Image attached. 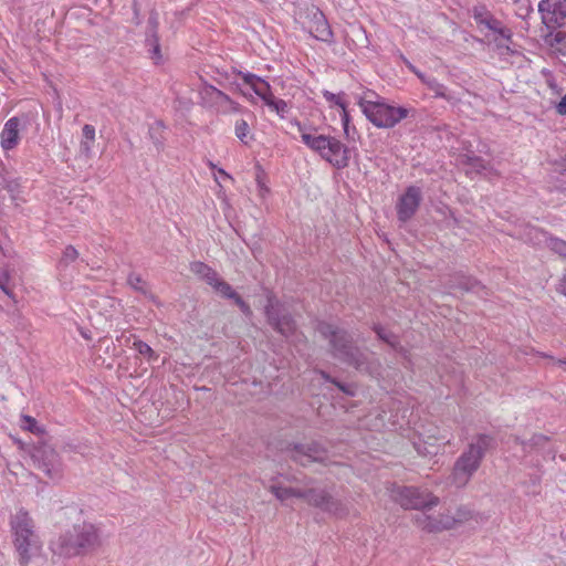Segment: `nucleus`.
Segmentation results:
<instances>
[{
    "mask_svg": "<svg viewBox=\"0 0 566 566\" xmlns=\"http://www.w3.org/2000/svg\"><path fill=\"white\" fill-rule=\"evenodd\" d=\"M560 364H564V365H566V360H560Z\"/></svg>",
    "mask_w": 566,
    "mask_h": 566,
    "instance_id": "bf43d9fd",
    "label": "nucleus"
},
{
    "mask_svg": "<svg viewBox=\"0 0 566 566\" xmlns=\"http://www.w3.org/2000/svg\"><path fill=\"white\" fill-rule=\"evenodd\" d=\"M235 136L244 144L249 145L252 136L250 135L249 124L244 119H239L235 122L234 126Z\"/></svg>",
    "mask_w": 566,
    "mask_h": 566,
    "instance_id": "c85d7f7f",
    "label": "nucleus"
},
{
    "mask_svg": "<svg viewBox=\"0 0 566 566\" xmlns=\"http://www.w3.org/2000/svg\"><path fill=\"white\" fill-rule=\"evenodd\" d=\"M335 385L340 389L343 390L344 392H346L347 395H354V391L350 387H346L339 382H335Z\"/></svg>",
    "mask_w": 566,
    "mask_h": 566,
    "instance_id": "603ef678",
    "label": "nucleus"
},
{
    "mask_svg": "<svg viewBox=\"0 0 566 566\" xmlns=\"http://www.w3.org/2000/svg\"><path fill=\"white\" fill-rule=\"evenodd\" d=\"M158 19L156 15H150L148 19V33H157Z\"/></svg>",
    "mask_w": 566,
    "mask_h": 566,
    "instance_id": "a18cd8bd",
    "label": "nucleus"
},
{
    "mask_svg": "<svg viewBox=\"0 0 566 566\" xmlns=\"http://www.w3.org/2000/svg\"><path fill=\"white\" fill-rule=\"evenodd\" d=\"M259 188H260V196H262V197L269 191V189L264 185H262L260 181H259Z\"/></svg>",
    "mask_w": 566,
    "mask_h": 566,
    "instance_id": "5fc2aeb1",
    "label": "nucleus"
},
{
    "mask_svg": "<svg viewBox=\"0 0 566 566\" xmlns=\"http://www.w3.org/2000/svg\"><path fill=\"white\" fill-rule=\"evenodd\" d=\"M478 24L484 25L489 30L497 33L501 38L505 40H510L512 36V32L509 28L504 27L500 20L494 18L493 15L481 17L479 14L474 15Z\"/></svg>",
    "mask_w": 566,
    "mask_h": 566,
    "instance_id": "aec40b11",
    "label": "nucleus"
},
{
    "mask_svg": "<svg viewBox=\"0 0 566 566\" xmlns=\"http://www.w3.org/2000/svg\"><path fill=\"white\" fill-rule=\"evenodd\" d=\"M546 43L556 50L563 52L566 50V32L565 31H551L545 36Z\"/></svg>",
    "mask_w": 566,
    "mask_h": 566,
    "instance_id": "bb28decb",
    "label": "nucleus"
},
{
    "mask_svg": "<svg viewBox=\"0 0 566 566\" xmlns=\"http://www.w3.org/2000/svg\"><path fill=\"white\" fill-rule=\"evenodd\" d=\"M235 304L245 315H251V308L248 303H245L240 295H238L234 300Z\"/></svg>",
    "mask_w": 566,
    "mask_h": 566,
    "instance_id": "37998d69",
    "label": "nucleus"
},
{
    "mask_svg": "<svg viewBox=\"0 0 566 566\" xmlns=\"http://www.w3.org/2000/svg\"><path fill=\"white\" fill-rule=\"evenodd\" d=\"M455 518L453 510H448L447 513L439 514L438 516L421 512L416 515L415 521L423 530L438 532L454 527L457 525Z\"/></svg>",
    "mask_w": 566,
    "mask_h": 566,
    "instance_id": "4468645a",
    "label": "nucleus"
},
{
    "mask_svg": "<svg viewBox=\"0 0 566 566\" xmlns=\"http://www.w3.org/2000/svg\"><path fill=\"white\" fill-rule=\"evenodd\" d=\"M374 331L377 334V336L379 337V339L387 343L396 352L403 353V347L400 346V343L396 335H394L392 333L388 332L387 329H385L384 327H381L379 325H375Z\"/></svg>",
    "mask_w": 566,
    "mask_h": 566,
    "instance_id": "5701e85b",
    "label": "nucleus"
},
{
    "mask_svg": "<svg viewBox=\"0 0 566 566\" xmlns=\"http://www.w3.org/2000/svg\"><path fill=\"white\" fill-rule=\"evenodd\" d=\"M82 134L85 140H90L91 143H94L95 140V128L92 125H84L82 129Z\"/></svg>",
    "mask_w": 566,
    "mask_h": 566,
    "instance_id": "79ce46f5",
    "label": "nucleus"
},
{
    "mask_svg": "<svg viewBox=\"0 0 566 566\" xmlns=\"http://www.w3.org/2000/svg\"><path fill=\"white\" fill-rule=\"evenodd\" d=\"M556 112L559 115H566V94L562 97L560 102L556 105Z\"/></svg>",
    "mask_w": 566,
    "mask_h": 566,
    "instance_id": "09e8293b",
    "label": "nucleus"
},
{
    "mask_svg": "<svg viewBox=\"0 0 566 566\" xmlns=\"http://www.w3.org/2000/svg\"><path fill=\"white\" fill-rule=\"evenodd\" d=\"M319 375H321L324 379H326V380H328V379H329V378H328V376H327L325 373H323V371H322V373H319Z\"/></svg>",
    "mask_w": 566,
    "mask_h": 566,
    "instance_id": "4d7b16f0",
    "label": "nucleus"
},
{
    "mask_svg": "<svg viewBox=\"0 0 566 566\" xmlns=\"http://www.w3.org/2000/svg\"><path fill=\"white\" fill-rule=\"evenodd\" d=\"M357 104L366 118L378 128H392L415 112L411 107L388 104L380 96L375 101L367 96L358 97Z\"/></svg>",
    "mask_w": 566,
    "mask_h": 566,
    "instance_id": "39448f33",
    "label": "nucleus"
},
{
    "mask_svg": "<svg viewBox=\"0 0 566 566\" xmlns=\"http://www.w3.org/2000/svg\"><path fill=\"white\" fill-rule=\"evenodd\" d=\"M190 270L193 274L203 280V277L211 271V268L203 262L197 261L190 264Z\"/></svg>",
    "mask_w": 566,
    "mask_h": 566,
    "instance_id": "c9c22d12",
    "label": "nucleus"
},
{
    "mask_svg": "<svg viewBox=\"0 0 566 566\" xmlns=\"http://www.w3.org/2000/svg\"><path fill=\"white\" fill-rule=\"evenodd\" d=\"M265 314L269 324L285 337H290L295 333L296 325L284 306L272 295L268 296Z\"/></svg>",
    "mask_w": 566,
    "mask_h": 566,
    "instance_id": "1a4fd4ad",
    "label": "nucleus"
},
{
    "mask_svg": "<svg viewBox=\"0 0 566 566\" xmlns=\"http://www.w3.org/2000/svg\"><path fill=\"white\" fill-rule=\"evenodd\" d=\"M513 2H515V3H521V2H523V1H522V0H513Z\"/></svg>",
    "mask_w": 566,
    "mask_h": 566,
    "instance_id": "13d9d810",
    "label": "nucleus"
},
{
    "mask_svg": "<svg viewBox=\"0 0 566 566\" xmlns=\"http://www.w3.org/2000/svg\"><path fill=\"white\" fill-rule=\"evenodd\" d=\"M340 120L343 125V130L345 138L350 142H356L359 138V133L357 132L356 127L350 124V116L348 112H342L340 113Z\"/></svg>",
    "mask_w": 566,
    "mask_h": 566,
    "instance_id": "a878e982",
    "label": "nucleus"
},
{
    "mask_svg": "<svg viewBox=\"0 0 566 566\" xmlns=\"http://www.w3.org/2000/svg\"><path fill=\"white\" fill-rule=\"evenodd\" d=\"M321 335L329 339L333 355L343 363L353 366L355 369L367 373L371 376L378 375L380 364L373 354L361 353L352 345V337L344 329L333 324L321 322L317 326Z\"/></svg>",
    "mask_w": 566,
    "mask_h": 566,
    "instance_id": "f03ea898",
    "label": "nucleus"
},
{
    "mask_svg": "<svg viewBox=\"0 0 566 566\" xmlns=\"http://www.w3.org/2000/svg\"><path fill=\"white\" fill-rule=\"evenodd\" d=\"M164 128H165L164 124L159 120L155 122L149 127V136L158 149L161 148L164 145V137L161 135Z\"/></svg>",
    "mask_w": 566,
    "mask_h": 566,
    "instance_id": "c756f323",
    "label": "nucleus"
},
{
    "mask_svg": "<svg viewBox=\"0 0 566 566\" xmlns=\"http://www.w3.org/2000/svg\"><path fill=\"white\" fill-rule=\"evenodd\" d=\"M538 12L542 22L548 29H556L566 25V0H541Z\"/></svg>",
    "mask_w": 566,
    "mask_h": 566,
    "instance_id": "9b49d317",
    "label": "nucleus"
},
{
    "mask_svg": "<svg viewBox=\"0 0 566 566\" xmlns=\"http://www.w3.org/2000/svg\"><path fill=\"white\" fill-rule=\"evenodd\" d=\"M77 258H78V252L76 251V249L72 245H69L65 248L60 263L67 265L71 262H74Z\"/></svg>",
    "mask_w": 566,
    "mask_h": 566,
    "instance_id": "4c0bfd02",
    "label": "nucleus"
},
{
    "mask_svg": "<svg viewBox=\"0 0 566 566\" xmlns=\"http://www.w3.org/2000/svg\"><path fill=\"white\" fill-rule=\"evenodd\" d=\"M271 491L276 496V499L282 502L287 501L290 497L302 499L303 495H305V492H303L301 489L283 488L279 485H272Z\"/></svg>",
    "mask_w": 566,
    "mask_h": 566,
    "instance_id": "b1692460",
    "label": "nucleus"
},
{
    "mask_svg": "<svg viewBox=\"0 0 566 566\" xmlns=\"http://www.w3.org/2000/svg\"><path fill=\"white\" fill-rule=\"evenodd\" d=\"M307 21H303V28L316 39L323 42H332L333 32L323 14L317 8L312 7L307 13Z\"/></svg>",
    "mask_w": 566,
    "mask_h": 566,
    "instance_id": "f8f14e48",
    "label": "nucleus"
},
{
    "mask_svg": "<svg viewBox=\"0 0 566 566\" xmlns=\"http://www.w3.org/2000/svg\"><path fill=\"white\" fill-rule=\"evenodd\" d=\"M555 187L560 191H566V172H562L560 178L556 177Z\"/></svg>",
    "mask_w": 566,
    "mask_h": 566,
    "instance_id": "49530a36",
    "label": "nucleus"
},
{
    "mask_svg": "<svg viewBox=\"0 0 566 566\" xmlns=\"http://www.w3.org/2000/svg\"><path fill=\"white\" fill-rule=\"evenodd\" d=\"M558 290L560 293H563L566 296V275L562 280Z\"/></svg>",
    "mask_w": 566,
    "mask_h": 566,
    "instance_id": "864d4df0",
    "label": "nucleus"
},
{
    "mask_svg": "<svg viewBox=\"0 0 566 566\" xmlns=\"http://www.w3.org/2000/svg\"><path fill=\"white\" fill-rule=\"evenodd\" d=\"M133 348L137 350L142 356L146 357L148 360H155L158 357L156 353L153 350V348L143 340H135L133 343Z\"/></svg>",
    "mask_w": 566,
    "mask_h": 566,
    "instance_id": "2f4dec72",
    "label": "nucleus"
},
{
    "mask_svg": "<svg viewBox=\"0 0 566 566\" xmlns=\"http://www.w3.org/2000/svg\"><path fill=\"white\" fill-rule=\"evenodd\" d=\"M10 276L9 273L4 270H0V289L8 295L10 298L14 300V295L12 290L9 287Z\"/></svg>",
    "mask_w": 566,
    "mask_h": 566,
    "instance_id": "e433bc0d",
    "label": "nucleus"
},
{
    "mask_svg": "<svg viewBox=\"0 0 566 566\" xmlns=\"http://www.w3.org/2000/svg\"><path fill=\"white\" fill-rule=\"evenodd\" d=\"M422 83L434 93L436 97L444 98L450 101L451 96L448 94V88L440 83L436 77L429 76L428 78H422Z\"/></svg>",
    "mask_w": 566,
    "mask_h": 566,
    "instance_id": "393cba45",
    "label": "nucleus"
},
{
    "mask_svg": "<svg viewBox=\"0 0 566 566\" xmlns=\"http://www.w3.org/2000/svg\"><path fill=\"white\" fill-rule=\"evenodd\" d=\"M421 201V190L418 187L410 186L399 198L397 203L398 219L402 222L408 221L417 211Z\"/></svg>",
    "mask_w": 566,
    "mask_h": 566,
    "instance_id": "dca6fc26",
    "label": "nucleus"
},
{
    "mask_svg": "<svg viewBox=\"0 0 566 566\" xmlns=\"http://www.w3.org/2000/svg\"><path fill=\"white\" fill-rule=\"evenodd\" d=\"M239 75L242 77L243 82L249 85L260 98L264 101V103L274 96L272 94L271 85L260 76L249 72H239Z\"/></svg>",
    "mask_w": 566,
    "mask_h": 566,
    "instance_id": "6ab92c4d",
    "label": "nucleus"
},
{
    "mask_svg": "<svg viewBox=\"0 0 566 566\" xmlns=\"http://www.w3.org/2000/svg\"><path fill=\"white\" fill-rule=\"evenodd\" d=\"M203 280L206 281L207 284H209L212 289H214L218 285V283L221 282L222 279H220L218 273L213 269H211L209 274H207L203 277Z\"/></svg>",
    "mask_w": 566,
    "mask_h": 566,
    "instance_id": "a19ab883",
    "label": "nucleus"
},
{
    "mask_svg": "<svg viewBox=\"0 0 566 566\" xmlns=\"http://www.w3.org/2000/svg\"><path fill=\"white\" fill-rule=\"evenodd\" d=\"M453 514L455 515L457 525L463 522L469 521L472 517V512L467 507H458L453 510Z\"/></svg>",
    "mask_w": 566,
    "mask_h": 566,
    "instance_id": "58836bf2",
    "label": "nucleus"
},
{
    "mask_svg": "<svg viewBox=\"0 0 566 566\" xmlns=\"http://www.w3.org/2000/svg\"><path fill=\"white\" fill-rule=\"evenodd\" d=\"M200 104L205 107L216 108L217 111H226L232 105L230 97L207 83L200 84L198 87Z\"/></svg>",
    "mask_w": 566,
    "mask_h": 566,
    "instance_id": "2eb2a0df",
    "label": "nucleus"
},
{
    "mask_svg": "<svg viewBox=\"0 0 566 566\" xmlns=\"http://www.w3.org/2000/svg\"><path fill=\"white\" fill-rule=\"evenodd\" d=\"M19 184L15 180L8 178L0 171V207L3 205L8 196L11 199H14Z\"/></svg>",
    "mask_w": 566,
    "mask_h": 566,
    "instance_id": "412c9836",
    "label": "nucleus"
},
{
    "mask_svg": "<svg viewBox=\"0 0 566 566\" xmlns=\"http://www.w3.org/2000/svg\"><path fill=\"white\" fill-rule=\"evenodd\" d=\"M32 460L36 468L41 470L49 479L59 481L63 476V463L50 444L39 443L32 452Z\"/></svg>",
    "mask_w": 566,
    "mask_h": 566,
    "instance_id": "6e6552de",
    "label": "nucleus"
},
{
    "mask_svg": "<svg viewBox=\"0 0 566 566\" xmlns=\"http://www.w3.org/2000/svg\"><path fill=\"white\" fill-rule=\"evenodd\" d=\"M93 144L90 140H82L80 146L81 153L87 157L91 156Z\"/></svg>",
    "mask_w": 566,
    "mask_h": 566,
    "instance_id": "c03bdc74",
    "label": "nucleus"
},
{
    "mask_svg": "<svg viewBox=\"0 0 566 566\" xmlns=\"http://www.w3.org/2000/svg\"><path fill=\"white\" fill-rule=\"evenodd\" d=\"M213 290L226 298L234 300L239 295L233 291L231 285L223 280H221Z\"/></svg>",
    "mask_w": 566,
    "mask_h": 566,
    "instance_id": "72a5a7b5",
    "label": "nucleus"
},
{
    "mask_svg": "<svg viewBox=\"0 0 566 566\" xmlns=\"http://www.w3.org/2000/svg\"><path fill=\"white\" fill-rule=\"evenodd\" d=\"M409 69L418 76V78L422 82V78H428L430 75H426L424 73L417 70L415 66L410 65Z\"/></svg>",
    "mask_w": 566,
    "mask_h": 566,
    "instance_id": "8fccbe9b",
    "label": "nucleus"
},
{
    "mask_svg": "<svg viewBox=\"0 0 566 566\" xmlns=\"http://www.w3.org/2000/svg\"><path fill=\"white\" fill-rule=\"evenodd\" d=\"M492 437L488 434H479L468 449L455 461L452 471V483L462 488L471 480L474 472L479 469L481 461L491 447Z\"/></svg>",
    "mask_w": 566,
    "mask_h": 566,
    "instance_id": "423d86ee",
    "label": "nucleus"
},
{
    "mask_svg": "<svg viewBox=\"0 0 566 566\" xmlns=\"http://www.w3.org/2000/svg\"><path fill=\"white\" fill-rule=\"evenodd\" d=\"M9 524L19 565L29 566L42 551V541L36 532L35 523L28 511L20 509L10 516Z\"/></svg>",
    "mask_w": 566,
    "mask_h": 566,
    "instance_id": "7ed1b4c3",
    "label": "nucleus"
},
{
    "mask_svg": "<svg viewBox=\"0 0 566 566\" xmlns=\"http://www.w3.org/2000/svg\"><path fill=\"white\" fill-rule=\"evenodd\" d=\"M547 84H548L549 88H551L554 93H556V94H559V93H560V91H559V88H558L557 84L555 83L554 78H548V80H547Z\"/></svg>",
    "mask_w": 566,
    "mask_h": 566,
    "instance_id": "3c124183",
    "label": "nucleus"
},
{
    "mask_svg": "<svg viewBox=\"0 0 566 566\" xmlns=\"http://www.w3.org/2000/svg\"><path fill=\"white\" fill-rule=\"evenodd\" d=\"M388 492L390 497L405 510H418L421 513L439 503V497L416 486L391 484Z\"/></svg>",
    "mask_w": 566,
    "mask_h": 566,
    "instance_id": "0eeeda50",
    "label": "nucleus"
},
{
    "mask_svg": "<svg viewBox=\"0 0 566 566\" xmlns=\"http://www.w3.org/2000/svg\"><path fill=\"white\" fill-rule=\"evenodd\" d=\"M20 143V119L11 117L8 119L0 134V145L4 151L15 148Z\"/></svg>",
    "mask_w": 566,
    "mask_h": 566,
    "instance_id": "a211bd4d",
    "label": "nucleus"
},
{
    "mask_svg": "<svg viewBox=\"0 0 566 566\" xmlns=\"http://www.w3.org/2000/svg\"><path fill=\"white\" fill-rule=\"evenodd\" d=\"M526 239L534 244L545 243L553 252L566 258V241L548 235L537 228H527Z\"/></svg>",
    "mask_w": 566,
    "mask_h": 566,
    "instance_id": "f3484780",
    "label": "nucleus"
},
{
    "mask_svg": "<svg viewBox=\"0 0 566 566\" xmlns=\"http://www.w3.org/2000/svg\"><path fill=\"white\" fill-rule=\"evenodd\" d=\"M323 96L328 103L338 106L342 112H347V103L344 98V93L334 94L329 91H324Z\"/></svg>",
    "mask_w": 566,
    "mask_h": 566,
    "instance_id": "7c9ffc66",
    "label": "nucleus"
},
{
    "mask_svg": "<svg viewBox=\"0 0 566 566\" xmlns=\"http://www.w3.org/2000/svg\"><path fill=\"white\" fill-rule=\"evenodd\" d=\"M146 48L150 59L158 64L163 60L159 38L157 33H147Z\"/></svg>",
    "mask_w": 566,
    "mask_h": 566,
    "instance_id": "4be33fe9",
    "label": "nucleus"
},
{
    "mask_svg": "<svg viewBox=\"0 0 566 566\" xmlns=\"http://www.w3.org/2000/svg\"><path fill=\"white\" fill-rule=\"evenodd\" d=\"M303 492H305V495L302 499H305L312 506L335 516H345L348 513L345 504L333 497L325 489H308L303 490Z\"/></svg>",
    "mask_w": 566,
    "mask_h": 566,
    "instance_id": "9d476101",
    "label": "nucleus"
},
{
    "mask_svg": "<svg viewBox=\"0 0 566 566\" xmlns=\"http://www.w3.org/2000/svg\"><path fill=\"white\" fill-rule=\"evenodd\" d=\"M101 545L98 528L82 522L60 532L51 538L49 549L53 559H71L95 551Z\"/></svg>",
    "mask_w": 566,
    "mask_h": 566,
    "instance_id": "f257e3e1",
    "label": "nucleus"
},
{
    "mask_svg": "<svg viewBox=\"0 0 566 566\" xmlns=\"http://www.w3.org/2000/svg\"><path fill=\"white\" fill-rule=\"evenodd\" d=\"M295 125L301 134V140L312 151L329 163L336 169H344L349 166L352 148L343 144L338 138L331 135L317 134L316 129L311 130L300 122Z\"/></svg>",
    "mask_w": 566,
    "mask_h": 566,
    "instance_id": "20e7f679",
    "label": "nucleus"
},
{
    "mask_svg": "<svg viewBox=\"0 0 566 566\" xmlns=\"http://www.w3.org/2000/svg\"><path fill=\"white\" fill-rule=\"evenodd\" d=\"M532 12H533V7H532L531 2L524 1L518 4L516 14L522 19H526Z\"/></svg>",
    "mask_w": 566,
    "mask_h": 566,
    "instance_id": "ea45409f",
    "label": "nucleus"
},
{
    "mask_svg": "<svg viewBox=\"0 0 566 566\" xmlns=\"http://www.w3.org/2000/svg\"><path fill=\"white\" fill-rule=\"evenodd\" d=\"M465 291H475L478 292L479 289H482L480 284L475 281L468 280V282L462 286Z\"/></svg>",
    "mask_w": 566,
    "mask_h": 566,
    "instance_id": "de8ad7c7",
    "label": "nucleus"
},
{
    "mask_svg": "<svg viewBox=\"0 0 566 566\" xmlns=\"http://www.w3.org/2000/svg\"><path fill=\"white\" fill-rule=\"evenodd\" d=\"M128 284L136 291L147 294V283L143 280L139 274L130 273L127 279Z\"/></svg>",
    "mask_w": 566,
    "mask_h": 566,
    "instance_id": "473e14b6",
    "label": "nucleus"
},
{
    "mask_svg": "<svg viewBox=\"0 0 566 566\" xmlns=\"http://www.w3.org/2000/svg\"><path fill=\"white\" fill-rule=\"evenodd\" d=\"M287 451L292 460L303 467L312 462L323 461L326 454V450L317 442L296 443Z\"/></svg>",
    "mask_w": 566,
    "mask_h": 566,
    "instance_id": "ddd939ff",
    "label": "nucleus"
},
{
    "mask_svg": "<svg viewBox=\"0 0 566 566\" xmlns=\"http://www.w3.org/2000/svg\"><path fill=\"white\" fill-rule=\"evenodd\" d=\"M265 104L272 112L276 113L281 118H285L291 109L289 104L284 99L276 98L274 96L266 101Z\"/></svg>",
    "mask_w": 566,
    "mask_h": 566,
    "instance_id": "cd10ccee",
    "label": "nucleus"
},
{
    "mask_svg": "<svg viewBox=\"0 0 566 566\" xmlns=\"http://www.w3.org/2000/svg\"><path fill=\"white\" fill-rule=\"evenodd\" d=\"M22 428L32 432V433H36V434H40L43 432V429L41 427L38 426V422L34 418L30 417V416H23L22 417Z\"/></svg>",
    "mask_w": 566,
    "mask_h": 566,
    "instance_id": "f704fd0d",
    "label": "nucleus"
},
{
    "mask_svg": "<svg viewBox=\"0 0 566 566\" xmlns=\"http://www.w3.org/2000/svg\"><path fill=\"white\" fill-rule=\"evenodd\" d=\"M219 176H222L224 179H232L229 174H227L223 169H218Z\"/></svg>",
    "mask_w": 566,
    "mask_h": 566,
    "instance_id": "6e6d98bb",
    "label": "nucleus"
}]
</instances>
